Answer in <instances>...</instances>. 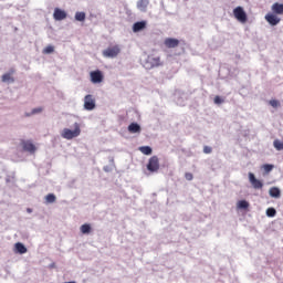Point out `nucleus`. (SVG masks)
Masks as SVG:
<instances>
[{"label":"nucleus","mask_w":283,"mask_h":283,"mask_svg":"<svg viewBox=\"0 0 283 283\" xmlns=\"http://www.w3.org/2000/svg\"><path fill=\"white\" fill-rule=\"evenodd\" d=\"M139 151L144 154V156H151V147L149 146H142L139 147Z\"/></svg>","instance_id":"nucleus-21"},{"label":"nucleus","mask_w":283,"mask_h":283,"mask_svg":"<svg viewBox=\"0 0 283 283\" xmlns=\"http://www.w3.org/2000/svg\"><path fill=\"white\" fill-rule=\"evenodd\" d=\"M120 54V45L116 44L113 46H108L103 51V56L106 59H116Z\"/></svg>","instance_id":"nucleus-3"},{"label":"nucleus","mask_w":283,"mask_h":283,"mask_svg":"<svg viewBox=\"0 0 283 283\" xmlns=\"http://www.w3.org/2000/svg\"><path fill=\"white\" fill-rule=\"evenodd\" d=\"M61 136L66 140H72V138H78V136H81V126L78 125V123H75L74 130L70 128H64Z\"/></svg>","instance_id":"nucleus-1"},{"label":"nucleus","mask_w":283,"mask_h":283,"mask_svg":"<svg viewBox=\"0 0 283 283\" xmlns=\"http://www.w3.org/2000/svg\"><path fill=\"white\" fill-rule=\"evenodd\" d=\"M43 112V107L33 108L31 114H41Z\"/></svg>","instance_id":"nucleus-31"},{"label":"nucleus","mask_w":283,"mask_h":283,"mask_svg":"<svg viewBox=\"0 0 283 283\" xmlns=\"http://www.w3.org/2000/svg\"><path fill=\"white\" fill-rule=\"evenodd\" d=\"M90 76L92 83H103V73L101 71H93Z\"/></svg>","instance_id":"nucleus-12"},{"label":"nucleus","mask_w":283,"mask_h":283,"mask_svg":"<svg viewBox=\"0 0 283 283\" xmlns=\"http://www.w3.org/2000/svg\"><path fill=\"white\" fill-rule=\"evenodd\" d=\"M271 198H280V188L277 187H272L270 188V191H269Z\"/></svg>","instance_id":"nucleus-20"},{"label":"nucleus","mask_w":283,"mask_h":283,"mask_svg":"<svg viewBox=\"0 0 283 283\" xmlns=\"http://www.w3.org/2000/svg\"><path fill=\"white\" fill-rule=\"evenodd\" d=\"M80 231L83 234L91 233L92 232V226H90V223H84V224L81 226Z\"/></svg>","instance_id":"nucleus-19"},{"label":"nucleus","mask_w":283,"mask_h":283,"mask_svg":"<svg viewBox=\"0 0 283 283\" xmlns=\"http://www.w3.org/2000/svg\"><path fill=\"white\" fill-rule=\"evenodd\" d=\"M239 209H249V202L247 200H241L238 203Z\"/></svg>","instance_id":"nucleus-25"},{"label":"nucleus","mask_w":283,"mask_h":283,"mask_svg":"<svg viewBox=\"0 0 283 283\" xmlns=\"http://www.w3.org/2000/svg\"><path fill=\"white\" fill-rule=\"evenodd\" d=\"M275 213H277V211L275 210V208H269V209L266 210V216H268L269 218H275Z\"/></svg>","instance_id":"nucleus-23"},{"label":"nucleus","mask_w":283,"mask_h":283,"mask_svg":"<svg viewBox=\"0 0 283 283\" xmlns=\"http://www.w3.org/2000/svg\"><path fill=\"white\" fill-rule=\"evenodd\" d=\"M147 6H149V0H139L137 2L138 10H142V12H145L147 10Z\"/></svg>","instance_id":"nucleus-16"},{"label":"nucleus","mask_w":283,"mask_h":283,"mask_svg":"<svg viewBox=\"0 0 283 283\" xmlns=\"http://www.w3.org/2000/svg\"><path fill=\"white\" fill-rule=\"evenodd\" d=\"M160 65H163V62L158 55H148L144 63L146 70H154V67H160Z\"/></svg>","instance_id":"nucleus-2"},{"label":"nucleus","mask_w":283,"mask_h":283,"mask_svg":"<svg viewBox=\"0 0 283 283\" xmlns=\"http://www.w3.org/2000/svg\"><path fill=\"white\" fill-rule=\"evenodd\" d=\"M147 28V21L135 22L133 25V32H140V30H145Z\"/></svg>","instance_id":"nucleus-13"},{"label":"nucleus","mask_w":283,"mask_h":283,"mask_svg":"<svg viewBox=\"0 0 283 283\" xmlns=\"http://www.w3.org/2000/svg\"><path fill=\"white\" fill-rule=\"evenodd\" d=\"M20 145L23 151H28L29 154H34L36 151V146H34L30 140L21 139Z\"/></svg>","instance_id":"nucleus-7"},{"label":"nucleus","mask_w":283,"mask_h":283,"mask_svg":"<svg viewBox=\"0 0 283 283\" xmlns=\"http://www.w3.org/2000/svg\"><path fill=\"white\" fill-rule=\"evenodd\" d=\"M14 70H11L10 73H6L2 75V83H14V77L12 76V73Z\"/></svg>","instance_id":"nucleus-15"},{"label":"nucleus","mask_w":283,"mask_h":283,"mask_svg":"<svg viewBox=\"0 0 283 283\" xmlns=\"http://www.w3.org/2000/svg\"><path fill=\"white\" fill-rule=\"evenodd\" d=\"M75 20L76 21H85V12H76Z\"/></svg>","instance_id":"nucleus-24"},{"label":"nucleus","mask_w":283,"mask_h":283,"mask_svg":"<svg viewBox=\"0 0 283 283\" xmlns=\"http://www.w3.org/2000/svg\"><path fill=\"white\" fill-rule=\"evenodd\" d=\"M15 250L21 255H23V253H28V248H25V245H23L21 242L15 243Z\"/></svg>","instance_id":"nucleus-18"},{"label":"nucleus","mask_w":283,"mask_h":283,"mask_svg":"<svg viewBox=\"0 0 283 283\" xmlns=\"http://www.w3.org/2000/svg\"><path fill=\"white\" fill-rule=\"evenodd\" d=\"M43 54H52L54 52V46L53 45H48L46 48L43 49Z\"/></svg>","instance_id":"nucleus-26"},{"label":"nucleus","mask_w":283,"mask_h":283,"mask_svg":"<svg viewBox=\"0 0 283 283\" xmlns=\"http://www.w3.org/2000/svg\"><path fill=\"white\" fill-rule=\"evenodd\" d=\"M164 44L168 48V49H174V48H178L180 45V41L178 39L175 38H167L164 41Z\"/></svg>","instance_id":"nucleus-11"},{"label":"nucleus","mask_w":283,"mask_h":283,"mask_svg":"<svg viewBox=\"0 0 283 283\" xmlns=\"http://www.w3.org/2000/svg\"><path fill=\"white\" fill-rule=\"evenodd\" d=\"M28 212H29V213H32V210H31V209H28Z\"/></svg>","instance_id":"nucleus-33"},{"label":"nucleus","mask_w":283,"mask_h":283,"mask_svg":"<svg viewBox=\"0 0 283 283\" xmlns=\"http://www.w3.org/2000/svg\"><path fill=\"white\" fill-rule=\"evenodd\" d=\"M273 167L274 166L271 164L263 165V169H264L265 174H270V171H273Z\"/></svg>","instance_id":"nucleus-27"},{"label":"nucleus","mask_w":283,"mask_h":283,"mask_svg":"<svg viewBox=\"0 0 283 283\" xmlns=\"http://www.w3.org/2000/svg\"><path fill=\"white\" fill-rule=\"evenodd\" d=\"M46 202H49L50 205H52L53 202H56V196H54V193H49L45 197Z\"/></svg>","instance_id":"nucleus-22"},{"label":"nucleus","mask_w":283,"mask_h":283,"mask_svg":"<svg viewBox=\"0 0 283 283\" xmlns=\"http://www.w3.org/2000/svg\"><path fill=\"white\" fill-rule=\"evenodd\" d=\"M249 180L253 189H262V187H264V184L255 178V175L253 172H249Z\"/></svg>","instance_id":"nucleus-8"},{"label":"nucleus","mask_w":283,"mask_h":283,"mask_svg":"<svg viewBox=\"0 0 283 283\" xmlns=\"http://www.w3.org/2000/svg\"><path fill=\"white\" fill-rule=\"evenodd\" d=\"M185 178H186V180H193V174H191V172H186V174H185Z\"/></svg>","instance_id":"nucleus-32"},{"label":"nucleus","mask_w":283,"mask_h":283,"mask_svg":"<svg viewBox=\"0 0 283 283\" xmlns=\"http://www.w3.org/2000/svg\"><path fill=\"white\" fill-rule=\"evenodd\" d=\"M128 132L130 134H138L140 132V125L136 124V123H132L129 126H128Z\"/></svg>","instance_id":"nucleus-17"},{"label":"nucleus","mask_w":283,"mask_h":283,"mask_svg":"<svg viewBox=\"0 0 283 283\" xmlns=\"http://www.w3.org/2000/svg\"><path fill=\"white\" fill-rule=\"evenodd\" d=\"M271 10L274 14H283V3H273Z\"/></svg>","instance_id":"nucleus-14"},{"label":"nucleus","mask_w":283,"mask_h":283,"mask_svg":"<svg viewBox=\"0 0 283 283\" xmlns=\"http://www.w3.org/2000/svg\"><path fill=\"white\" fill-rule=\"evenodd\" d=\"M271 107L277 108L280 107V101L277 99H271L270 102Z\"/></svg>","instance_id":"nucleus-28"},{"label":"nucleus","mask_w":283,"mask_h":283,"mask_svg":"<svg viewBox=\"0 0 283 283\" xmlns=\"http://www.w3.org/2000/svg\"><path fill=\"white\" fill-rule=\"evenodd\" d=\"M53 18L55 21H63L64 19H67V13L59 8H55Z\"/></svg>","instance_id":"nucleus-9"},{"label":"nucleus","mask_w":283,"mask_h":283,"mask_svg":"<svg viewBox=\"0 0 283 283\" xmlns=\"http://www.w3.org/2000/svg\"><path fill=\"white\" fill-rule=\"evenodd\" d=\"M147 169L151 174H156L158 169H160V160L158 159V156H153L149 158L148 164H147Z\"/></svg>","instance_id":"nucleus-4"},{"label":"nucleus","mask_w":283,"mask_h":283,"mask_svg":"<svg viewBox=\"0 0 283 283\" xmlns=\"http://www.w3.org/2000/svg\"><path fill=\"white\" fill-rule=\"evenodd\" d=\"M234 19L239 20L240 23H247L248 17L244 8L237 7L233 9Z\"/></svg>","instance_id":"nucleus-5"},{"label":"nucleus","mask_w":283,"mask_h":283,"mask_svg":"<svg viewBox=\"0 0 283 283\" xmlns=\"http://www.w3.org/2000/svg\"><path fill=\"white\" fill-rule=\"evenodd\" d=\"M96 108V99L93 95H86L84 97V109L87 112H92V109Z\"/></svg>","instance_id":"nucleus-6"},{"label":"nucleus","mask_w":283,"mask_h":283,"mask_svg":"<svg viewBox=\"0 0 283 283\" xmlns=\"http://www.w3.org/2000/svg\"><path fill=\"white\" fill-rule=\"evenodd\" d=\"M265 21H268L270 25H277L282 19L277 18L275 13H268L265 15Z\"/></svg>","instance_id":"nucleus-10"},{"label":"nucleus","mask_w":283,"mask_h":283,"mask_svg":"<svg viewBox=\"0 0 283 283\" xmlns=\"http://www.w3.org/2000/svg\"><path fill=\"white\" fill-rule=\"evenodd\" d=\"M213 149L210 146H205L203 147V154H211Z\"/></svg>","instance_id":"nucleus-30"},{"label":"nucleus","mask_w":283,"mask_h":283,"mask_svg":"<svg viewBox=\"0 0 283 283\" xmlns=\"http://www.w3.org/2000/svg\"><path fill=\"white\" fill-rule=\"evenodd\" d=\"M214 103H216V105H221V103H224V99H222V97H220V96H216L214 97Z\"/></svg>","instance_id":"nucleus-29"}]
</instances>
